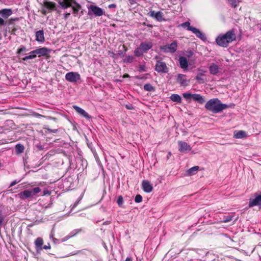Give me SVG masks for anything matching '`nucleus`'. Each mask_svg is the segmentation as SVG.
Returning a JSON list of instances; mask_svg holds the SVG:
<instances>
[{
    "instance_id": "nucleus-39",
    "label": "nucleus",
    "mask_w": 261,
    "mask_h": 261,
    "mask_svg": "<svg viewBox=\"0 0 261 261\" xmlns=\"http://www.w3.org/2000/svg\"><path fill=\"white\" fill-rule=\"evenodd\" d=\"M142 200V197L140 195H137L135 198V201L137 203L141 202Z\"/></svg>"
},
{
    "instance_id": "nucleus-45",
    "label": "nucleus",
    "mask_w": 261,
    "mask_h": 261,
    "mask_svg": "<svg viewBox=\"0 0 261 261\" xmlns=\"http://www.w3.org/2000/svg\"><path fill=\"white\" fill-rule=\"evenodd\" d=\"M70 15V13H65L64 14V19H67Z\"/></svg>"
},
{
    "instance_id": "nucleus-43",
    "label": "nucleus",
    "mask_w": 261,
    "mask_h": 261,
    "mask_svg": "<svg viewBox=\"0 0 261 261\" xmlns=\"http://www.w3.org/2000/svg\"><path fill=\"white\" fill-rule=\"evenodd\" d=\"M50 192L48 190H44L43 192V196L49 195L50 194Z\"/></svg>"
},
{
    "instance_id": "nucleus-53",
    "label": "nucleus",
    "mask_w": 261,
    "mask_h": 261,
    "mask_svg": "<svg viewBox=\"0 0 261 261\" xmlns=\"http://www.w3.org/2000/svg\"><path fill=\"white\" fill-rule=\"evenodd\" d=\"M128 76H129V75H128V74H124V75H123V77H128Z\"/></svg>"
},
{
    "instance_id": "nucleus-7",
    "label": "nucleus",
    "mask_w": 261,
    "mask_h": 261,
    "mask_svg": "<svg viewBox=\"0 0 261 261\" xmlns=\"http://www.w3.org/2000/svg\"><path fill=\"white\" fill-rule=\"evenodd\" d=\"M155 70L159 73H167L169 71V68L165 62L157 61L155 66Z\"/></svg>"
},
{
    "instance_id": "nucleus-23",
    "label": "nucleus",
    "mask_w": 261,
    "mask_h": 261,
    "mask_svg": "<svg viewBox=\"0 0 261 261\" xmlns=\"http://www.w3.org/2000/svg\"><path fill=\"white\" fill-rule=\"evenodd\" d=\"M44 6L47 9L53 10L56 8V4L53 2L45 1Z\"/></svg>"
},
{
    "instance_id": "nucleus-55",
    "label": "nucleus",
    "mask_w": 261,
    "mask_h": 261,
    "mask_svg": "<svg viewBox=\"0 0 261 261\" xmlns=\"http://www.w3.org/2000/svg\"><path fill=\"white\" fill-rule=\"evenodd\" d=\"M170 154H171V152H169V155H170Z\"/></svg>"
},
{
    "instance_id": "nucleus-31",
    "label": "nucleus",
    "mask_w": 261,
    "mask_h": 261,
    "mask_svg": "<svg viewBox=\"0 0 261 261\" xmlns=\"http://www.w3.org/2000/svg\"><path fill=\"white\" fill-rule=\"evenodd\" d=\"M198 166H194L193 167L191 168L187 171L188 174L189 175H192L194 174L198 171Z\"/></svg>"
},
{
    "instance_id": "nucleus-15",
    "label": "nucleus",
    "mask_w": 261,
    "mask_h": 261,
    "mask_svg": "<svg viewBox=\"0 0 261 261\" xmlns=\"http://www.w3.org/2000/svg\"><path fill=\"white\" fill-rule=\"evenodd\" d=\"M36 40L40 43H43L45 41L44 32L43 30H39L36 32Z\"/></svg>"
},
{
    "instance_id": "nucleus-25",
    "label": "nucleus",
    "mask_w": 261,
    "mask_h": 261,
    "mask_svg": "<svg viewBox=\"0 0 261 261\" xmlns=\"http://www.w3.org/2000/svg\"><path fill=\"white\" fill-rule=\"evenodd\" d=\"M179 26L183 28H186V29H187V30L190 31H192V30L194 28L193 27L191 26L190 23L189 21H186L182 23H181L179 25Z\"/></svg>"
},
{
    "instance_id": "nucleus-24",
    "label": "nucleus",
    "mask_w": 261,
    "mask_h": 261,
    "mask_svg": "<svg viewBox=\"0 0 261 261\" xmlns=\"http://www.w3.org/2000/svg\"><path fill=\"white\" fill-rule=\"evenodd\" d=\"M246 133L245 131L239 130L234 133V137L237 139H242L246 137Z\"/></svg>"
},
{
    "instance_id": "nucleus-41",
    "label": "nucleus",
    "mask_w": 261,
    "mask_h": 261,
    "mask_svg": "<svg viewBox=\"0 0 261 261\" xmlns=\"http://www.w3.org/2000/svg\"><path fill=\"white\" fill-rule=\"evenodd\" d=\"M139 71L140 72L146 71V68L145 65H140L139 67Z\"/></svg>"
},
{
    "instance_id": "nucleus-11",
    "label": "nucleus",
    "mask_w": 261,
    "mask_h": 261,
    "mask_svg": "<svg viewBox=\"0 0 261 261\" xmlns=\"http://www.w3.org/2000/svg\"><path fill=\"white\" fill-rule=\"evenodd\" d=\"M261 205V195H255L254 198L250 199L249 202V207Z\"/></svg>"
},
{
    "instance_id": "nucleus-19",
    "label": "nucleus",
    "mask_w": 261,
    "mask_h": 261,
    "mask_svg": "<svg viewBox=\"0 0 261 261\" xmlns=\"http://www.w3.org/2000/svg\"><path fill=\"white\" fill-rule=\"evenodd\" d=\"M209 70L211 74L216 75L219 71V67L216 64L213 63L209 67Z\"/></svg>"
},
{
    "instance_id": "nucleus-49",
    "label": "nucleus",
    "mask_w": 261,
    "mask_h": 261,
    "mask_svg": "<svg viewBox=\"0 0 261 261\" xmlns=\"http://www.w3.org/2000/svg\"><path fill=\"white\" fill-rule=\"evenodd\" d=\"M4 219L2 217L0 218V227L2 226V223L3 222Z\"/></svg>"
},
{
    "instance_id": "nucleus-32",
    "label": "nucleus",
    "mask_w": 261,
    "mask_h": 261,
    "mask_svg": "<svg viewBox=\"0 0 261 261\" xmlns=\"http://www.w3.org/2000/svg\"><path fill=\"white\" fill-rule=\"evenodd\" d=\"M15 150H16V152L17 154L21 153L23 152L24 146L20 144H17L15 146Z\"/></svg>"
},
{
    "instance_id": "nucleus-5",
    "label": "nucleus",
    "mask_w": 261,
    "mask_h": 261,
    "mask_svg": "<svg viewBox=\"0 0 261 261\" xmlns=\"http://www.w3.org/2000/svg\"><path fill=\"white\" fill-rule=\"evenodd\" d=\"M177 47V42L174 41L171 44L161 46L160 49L165 53H174L176 51Z\"/></svg>"
},
{
    "instance_id": "nucleus-51",
    "label": "nucleus",
    "mask_w": 261,
    "mask_h": 261,
    "mask_svg": "<svg viewBox=\"0 0 261 261\" xmlns=\"http://www.w3.org/2000/svg\"><path fill=\"white\" fill-rule=\"evenodd\" d=\"M53 241L55 243H57L59 242V240L56 238H53Z\"/></svg>"
},
{
    "instance_id": "nucleus-48",
    "label": "nucleus",
    "mask_w": 261,
    "mask_h": 261,
    "mask_svg": "<svg viewBox=\"0 0 261 261\" xmlns=\"http://www.w3.org/2000/svg\"><path fill=\"white\" fill-rule=\"evenodd\" d=\"M43 248L44 249H48L50 248V245L49 244H48L47 245H44L43 247Z\"/></svg>"
},
{
    "instance_id": "nucleus-17",
    "label": "nucleus",
    "mask_w": 261,
    "mask_h": 261,
    "mask_svg": "<svg viewBox=\"0 0 261 261\" xmlns=\"http://www.w3.org/2000/svg\"><path fill=\"white\" fill-rule=\"evenodd\" d=\"M178 60L180 68L184 70L187 69L188 67V62L187 58L185 57H180Z\"/></svg>"
},
{
    "instance_id": "nucleus-44",
    "label": "nucleus",
    "mask_w": 261,
    "mask_h": 261,
    "mask_svg": "<svg viewBox=\"0 0 261 261\" xmlns=\"http://www.w3.org/2000/svg\"><path fill=\"white\" fill-rule=\"evenodd\" d=\"M125 107L128 110H133L134 109V107L132 105H126Z\"/></svg>"
},
{
    "instance_id": "nucleus-12",
    "label": "nucleus",
    "mask_w": 261,
    "mask_h": 261,
    "mask_svg": "<svg viewBox=\"0 0 261 261\" xmlns=\"http://www.w3.org/2000/svg\"><path fill=\"white\" fill-rule=\"evenodd\" d=\"M90 9L96 16H101L104 14V11L101 8L95 5H91Z\"/></svg>"
},
{
    "instance_id": "nucleus-35",
    "label": "nucleus",
    "mask_w": 261,
    "mask_h": 261,
    "mask_svg": "<svg viewBox=\"0 0 261 261\" xmlns=\"http://www.w3.org/2000/svg\"><path fill=\"white\" fill-rule=\"evenodd\" d=\"M232 218H233L232 215L225 216L223 218V221L225 223L228 222L230 221L231 220H232Z\"/></svg>"
},
{
    "instance_id": "nucleus-38",
    "label": "nucleus",
    "mask_w": 261,
    "mask_h": 261,
    "mask_svg": "<svg viewBox=\"0 0 261 261\" xmlns=\"http://www.w3.org/2000/svg\"><path fill=\"white\" fill-rule=\"evenodd\" d=\"M192 95L193 94H191L190 93H184L182 94L183 97L187 100L192 98Z\"/></svg>"
},
{
    "instance_id": "nucleus-34",
    "label": "nucleus",
    "mask_w": 261,
    "mask_h": 261,
    "mask_svg": "<svg viewBox=\"0 0 261 261\" xmlns=\"http://www.w3.org/2000/svg\"><path fill=\"white\" fill-rule=\"evenodd\" d=\"M134 60V57L132 56H126L123 60L125 63H131Z\"/></svg>"
},
{
    "instance_id": "nucleus-36",
    "label": "nucleus",
    "mask_w": 261,
    "mask_h": 261,
    "mask_svg": "<svg viewBox=\"0 0 261 261\" xmlns=\"http://www.w3.org/2000/svg\"><path fill=\"white\" fill-rule=\"evenodd\" d=\"M117 203L119 206H121L123 203V198L122 196H119L117 200Z\"/></svg>"
},
{
    "instance_id": "nucleus-47",
    "label": "nucleus",
    "mask_w": 261,
    "mask_h": 261,
    "mask_svg": "<svg viewBox=\"0 0 261 261\" xmlns=\"http://www.w3.org/2000/svg\"><path fill=\"white\" fill-rule=\"evenodd\" d=\"M108 7L109 8H115L116 7V5L114 4H110L109 5Z\"/></svg>"
},
{
    "instance_id": "nucleus-16",
    "label": "nucleus",
    "mask_w": 261,
    "mask_h": 261,
    "mask_svg": "<svg viewBox=\"0 0 261 261\" xmlns=\"http://www.w3.org/2000/svg\"><path fill=\"white\" fill-rule=\"evenodd\" d=\"M193 34H194L197 37L199 38L202 40H206V37L202 32H201L199 29L194 28L191 31Z\"/></svg>"
},
{
    "instance_id": "nucleus-28",
    "label": "nucleus",
    "mask_w": 261,
    "mask_h": 261,
    "mask_svg": "<svg viewBox=\"0 0 261 261\" xmlns=\"http://www.w3.org/2000/svg\"><path fill=\"white\" fill-rule=\"evenodd\" d=\"M170 99L174 102H180L181 97L178 94H174L171 95Z\"/></svg>"
},
{
    "instance_id": "nucleus-21",
    "label": "nucleus",
    "mask_w": 261,
    "mask_h": 261,
    "mask_svg": "<svg viewBox=\"0 0 261 261\" xmlns=\"http://www.w3.org/2000/svg\"><path fill=\"white\" fill-rule=\"evenodd\" d=\"M140 45L141 48L146 53L152 47V43L151 42H143Z\"/></svg>"
},
{
    "instance_id": "nucleus-13",
    "label": "nucleus",
    "mask_w": 261,
    "mask_h": 261,
    "mask_svg": "<svg viewBox=\"0 0 261 261\" xmlns=\"http://www.w3.org/2000/svg\"><path fill=\"white\" fill-rule=\"evenodd\" d=\"M34 50L35 52L34 53H36V55H38L39 57L47 56L50 51V49L45 47L39 48Z\"/></svg>"
},
{
    "instance_id": "nucleus-18",
    "label": "nucleus",
    "mask_w": 261,
    "mask_h": 261,
    "mask_svg": "<svg viewBox=\"0 0 261 261\" xmlns=\"http://www.w3.org/2000/svg\"><path fill=\"white\" fill-rule=\"evenodd\" d=\"M73 108L77 113H78L79 114L81 115L83 117L88 119L90 118L88 113L84 110L81 108L80 107L76 106H73Z\"/></svg>"
},
{
    "instance_id": "nucleus-33",
    "label": "nucleus",
    "mask_w": 261,
    "mask_h": 261,
    "mask_svg": "<svg viewBox=\"0 0 261 261\" xmlns=\"http://www.w3.org/2000/svg\"><path fill=\"white\" fill-rule=\"evenodd\" d=\"M144 89L147 91H152L154 90L153 87L150 84H146L144 86Z\"/></svg>"
},
{
    "instance_id": "nucleus-54",
    "label": "nucleus",
    "mask_w": 261,
    "mask_h": 261,
    "mask_svg": "<svg viewBox=\"0 0 261 261\" xmlns=\"http://www.w3.org/2000/svg\"><path fill=\"white\" fill-rule=\"evenodd\" d=\"M57 129H54V130H53V132L56 133V132H57Z\"/></svg>"
},
{
    "instance_id": "nucleus-30",
    "label": "nucleus",
    "mask_w": 261,
    "mask_h": 261,
    "mask_svg": "<svg viewBox=\"0 0 261 261\" xmlns=\"http://www.w3.org/2000/svg\"><path fill=\"white\" fill-rule=\"evenodd\" d=\"M43 240L40 238H37L35 242L36 247L39 248V249H42L41 246L43 245Z\"/></svg>"
},
{
    "instance_id": "nucleus-14",
    "label": "nucleus",
    "mask_w": 261,
    "mask_h": 261,
    "mask_svg": "<svg viewBox=\"0 0 261 261\" xmlns=\"http://www.w3.org/2000/svg\"><path fill=\"white\" fill-rule=\"evenodd\" d=\"M142 189L146 193H150L153 190V187L150 182L146 180H144L142 183Z\"/></svg>"
},
{
    "instance_id": "nucleus-20",
    "label": "nucleus",
    "mask_w": 261,
    "mask_h": 261,
    "mask_svg": "<svg viewBox=\"0 0 261 261\" xmlns=\"http://www.w3.org/2000/svg\"><path fill=\"white\" fill-rule=\"evenodd\" d=\"M149 14L151 17L155 18L158 21H161L163 19V13L160 11L155 12L152 11L150 12Z\"/></svg>"
},
{
    "instance_id": "nucleus-26",
    "label": "nucleus",
    "mask_w": 261,
    "mask_h": 261,
    "mask_svg": "<svg viewBox=\"0 0 261 261\" xmlns=\"http://www.w3.org/2000/svg\"><path fill=\"white\" fill-rule=\"evenodd\" d=\"M35 52V50H33V51H31V52L29 53V56H25L24 57V58H23L22 59L23 61H27L28 60H29V59H35L36 57V53H33Z\"/></svg>"
},
{
    "instance_id": "nucleus-3",
    "label": "nucleus",
    "mask_w": 261,
    "mask_h": 261,
    "mask_svg": "<svg viewBox=\"0 0 261 261\" xmlns=\"http://www.w3.org/2000/svg\"><path fill=\"white\" fill-rule=\"evenodd\" d=\"M61 8L63 9H66L68 8H71L73 14L76 16L81 9V6L80 4L76 2L75 0H57Z\"/></svg>"
},
{
    "instance_id": "nucleus-42",
    "label": "nucleus",
    "mask_w": 261,
    "mask_h": 261,
    "mask_svg": "<svg viewBox=\"0 0 261 261\" xmlns=\"http://www.w3.org/2000/svg\"><path fill=\"white\" fill-rule=\"evenodd\" d=\"M27 51V49H26V47H24V46H22L21 47H20L17 51V54H20L21 52H23V51Z\"/></svg>"
},
{
    "instance_id": "nucleus-50",
    "label": "nucleus",
    "mask_w": 261,
    "mask_h": 261,
    "mask_svg": "<svg viewBox=\"0 0 261 261\" xmlns=\"http://www.w3.org/2000/svg\"><path fill=\"white\" fill-rule=\"evenodd\" d=\"M4 20L0 17V24H4Z\"/></svg>"
},
{
    "instance_id": "nucleus-2",
    "label": "nucleus",
    "mask_w": 261,
    "mask_h": 261,
    "mask_svg": "<svg viewBox=\"0 0 261 261\" xmlns=\"http://www.w3.org/2000/svg\"><path fill=\"white\" fill-rule=\"evenodd\" d=\"M236 38V34L233 31H229L224 34L219 35L216 41L218 45L220 46L226 47L228 44L235 40Z\"/></svg>"
},
{
    "instance_id": "nucleus-10",
    "label": "nucleus",
    "mask_w": 261,
    "mask_h": 261,
    "mask_svg": "<svg viewBox=\"0 0 261 261\" xmlns=\"http://www.w3.org/2000/svg\"><path fill=\"white\" fill-rule=\"evenodd\" d=\"M206 70L203 69L198 68L197 75L195 77L196 80L200 84H203L205 82L203 78Z\"/></svg>"
},
{
    "instance_id": "nucleus-4",
    "label": "nucleus",
    "mask_w": 261,
    "mask_h": 261,
    "mask_svg": "<svg viewBox=\"0 0 261 261\" xmlns=\"http://www.w3.org/2000/svg\"><path fill=\"white\" fill-rule=\"evenodd\" d=\"M41 189L39 187L34 188L31 190H24L18 194V197L21 199H25L28 198L33 197L36 194L39 193Z\"/></svg>"
},
{
    "instance_id": "nucleus-6",
    "label": "nucleus",
    "mask_w": 261,
    "mask_h": 261,
    "mask_svg": "<svg viewBox=\"0 0 261 261\" xmlns=\"http://www.w3.org/2000/svg\"><path fill=\"white\" fill-rule=\"evenodd\" d=\"M65 79L71 83H76L81 80V75L76 72H69L66 74Z\"/></svg>"
},
{
    "instance_id": "nucleus-52",
    "label": "nucleus",
    "mask_w": 261,
    "mask_h": 261,
    "mask_svg": "<svg viewBox=\"0 0 261 261\" xmlns=\"http://www.w3.org/2000/svg\"><path fill=\"white\" fill-rule=\"evenodd\" d=\"M125 261H132V260L130 258L127 257L125 259Z\"/></svg>"
},
{
    "instance_id": "nucleus-46",
    "label": "nucleus",
    "mask_w": 261,
    "mask_h": 261,
    "mask_svg": "<svg viewBox=\"0 0 261 261\" xmlns=\"http://www.w3.org/2000/svg\"><path fill=\"white\" fill-rule=\"evenodd\" d=\"M18 182V181H16V180H14L13 181H12L10 185V187H13L14 186V185H15L16 184H17Z\"/></svg>"
},
{
    "instance_id": "nucleus-22",
    "label": "nucleus",
    "mask_w": 261,
    "mask_h": 261,
    "mask_svg": "<svg viewBox=\"0 0 261 261\" xmlns=\"http://www.w3.org/2000/svg\"><path fill=\"white\" fill-rule=\"evenodd\" d=\"M192 98L201 104L203 103L205 101L203 97L199 94H193Z\"/></svg>"
},
{
    "instance_id": "nucleus-56",
    "label": "nucleus",
    "mask_w": 261,
    "mask_h": 261,
    "mask_svg": "<svg viewBox=\"0 0 261 261\" xmlns=\"http://www.w3.org/2000/svg\"><path fill=\"white\" fill-rule=\"evenodd\" d=\"M170 154H171V152H169V155H170Z\"/></svg>"
},
{
    "instance_id": "nucleus-29",
    "label": "nucleus",
    "mask_w": 261,
    "mask_h": 261,
    "mask_svg": "<svg viewBox=\"0 0 261 261\" xmlns=\"http://www.w3.org/2000/svg\"><path fill=\"white\" fill-rule=\"evenodd\" d=\"M1 14L3 17H7L12 14V11L10 9H3L1 11Z\"/></svg>"
},
{
    "instance_id": "nucleus-37",
    "label": "nucleus",
    "mask_w": 261,
    "mask_h": 261,
    "mask_svg": "<svg viewBox=\"0 0 261 261\" xmlns=\"http://www.w3.org/2000/svg\"><path fill=\"white\" fill-rule=\"evenodd\" d=\"M75 234V233H73V232H71L70 235L66 236L64 238L61 239V242H65V241L68 240L71 237L74 236Z\"/></svg>"
},
{
    "instance_id": "nucleus-1",
    "label": "nucleus",
    "mask_w": 261,
    "mask_h": 261,
    "mask_svg": "<svg viewBox=\"0 0 261 261\" xmlns=\"http://www.w3.org/2000/svg\"><path fill=\"white\" fill-rule=\"evenodd\" d=\"M228 106L223 104L218 98H213L208 100L205 105V108L213 113H218L226 109Z\"/></svg>"
},
{
    "instance_id": "nucleus-40",
    "label": "nucleus",
    "mask_w": 261,
    "mask_h": 261,
    "mask_svg": "<svg viewBox=\"0 0 261 261\" xmlns=\"http://www.w3.org/2000/svg\"><path fill=\"white\" fill-rule=\"evenodd\" d=\"M240 1V0H228L231 5L234 7L237 6V3H239Z\"/></svg>"
},
{
    "instance_id": "nucleus-9",
    "label": "nucleus",
    "mask_w": 261,
    "mask_h": 261,
    "mask_svg": "<svg viewBox=\"0 0 261 261\" xmlns=\"http://www.w3.org/2000/svg\"><path fill=\"white\" fill-rule=\"evenodd\" d=\"M178 150L182 153H185L191 149V147L187 142L179 141H178Z\"/></svg>"
},
{
    "instance_id": "nucleus-8",
    "label": "nucleus",
    "mask_w": 261,
    "mask_h": 261,
    "mask_svg": "<svg viewBox=\"0 0 261 261\" xmlns=\"http://www.w3.org/2000/svg\"><path fill=\"white\" fill-rule=\"evenodd\" d=\"M186 77V75L179 73L176 76V82L179 84L181 86L186 87L189 85L190 83V80L187 79Z\"/></svg>"
},
{
    "instance_id": "nucleus-27",
    "label": "nucleus",
    "mask_w": 261,
    "mask_h": 261,
    "mask_svg": "<svg viewBox=\"0 0 261 261\" xmlns=\"http://www.w3.org/2000/svg\"><path fill=\"white\" fill-rule=\"evenodd\" d=\"M145 51L141 48V46L135 49L134 51L135 56L136 57H140L143 55Z\"/></svg>"
}]
</instances>
